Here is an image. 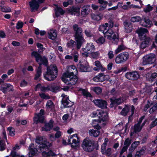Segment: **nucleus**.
Segmentation results:
<instances>
[{"instance_id":"nucleus-53","label":"nucleus","mask_w":157,"mask_h":157,"mask_svg":"<svg viewBox=\"0 0 157 157\" xmlns=\"http://www.w3.org/2000/svg\"><path fill=\"white\" fill-rule=\"evenodd\" d=\"M8 130L9 132V135L11 136H13L15 135V131L13 128L9 127L8 128Z\"/></svg>"},{"instance_id":"nucleus-39","label":"nucleus","mask_w":157,"mask_h":157,"mask_svg":"<svg viewBox=\"0 0 157 157\" xmlns=\"http://www.w3.org/2000/svg\"><path fill=\"white\" fill-rule=\"evenodd\" d=\"M139 141H135L131 145V146L129 149V151L130 152H132L134 151L135 149L140 144Z\"/></svg>"},{"instance_id":"nucleus-31","label":"nucleus","mask_w":157,"mask_h":157,"mask_svg":"<svg viewBox=\"0 0 157 157\" xmlns=\"http://www.w3.org/2000/svg\"><path fill=\"white\" fill-rule=\"evenodd\" d=\"M80 9L78 7H73L68 10V11L72 15L78 16L79 14Z\"/></svg>"},{"instance_id":"nucleus-26","label":"nucleus","mask_w":157,"mask_h":157,"mask_svg":"<svg viewBox=\"0 0 157 157\" xmlns=\"http://www.w3.org/2000/svg\"><path fill=\"white\" fill-rule=\"evenodd\" d=\"M125 31L127 33H130L133 29L132 24L129 22L125 21L124 23Z\"/></svg>"},{"instance_id":"nucleus-59","label":"nucleus","mask_w":157,"mask_h":157,"mask_svg":"<svg viewBox=\"0 0 157 157\" xmlns=\"http://www.w3.org/2000/svg\"><path fill=\"white\" fill-rule=\"evenodd\" d=\"M75 43V41L72 40H70L67 43V46L68 48L73 47V44Z\"/></svg>"},{"instance_id":"nucleus-52","label":"nucleus","mask_w":157,"mask_h":157,"mask_svg":"<svg viewBox=\"0 0 157 157\" xmlns=\"http://www.w3.org/2000/svg\"><path fill=\"white\" fill-rule=\"evenodd\" d=\"M132 141V139L128 138L125 140L124 145V146L128 147L131 144Z\"/></svg>"},{"instance_id":"nucleus-41","label":"nucleus","mask_w":157,"mask_h":157,"mask_svg":"<svg viewBox=\"0 0 157 157\" xmlns=\"http://www.w3.org/2000/svg\"><path fill=\"white\" fill-rule=\"evenodd\" d=\"M46 106V108L52 110L54 108L55 105L51 100H49L47 102Z\"/></svg>"},{"instance_id":"nucleus-43","label":"nucleus","mask_w":157,"mask_h":157,"mask_svg":"<svg viewBox=\"0 0 157 157\" xmlns=\"http://www.w3.org/2000/svg\"><path fill=\"white\" fill-rule=\"evenodd\" d=\"M77 90L78 91L81 92L82 93L84 96L87 97H91V95L86 90L82 89L81 88H78Z\"/></svg>"},{"instance_id":"nucleus-17","label":"nucleus","mask_w":157,"mask_h":157,"mask_svg":"<svg viewBox=\"0 0 157 157\" xmlns=\"http://www.w3.org/2000/svg\"><path fill=\"white\" fill-rule=\"evenodd\" d=\"M93 102L95 105L101 108H105L107 107V103L106 101L101 99H96L93 100Z\"/></svg>"},{"instance_id":"nucleus-50","label":"nucleus","mask_w":157,"mask_h":157,"mask_svg":"<svg viewBox=\"0 0 157 157\" xmlns=\"http://www.w3.org/2000/svg\"><path fill=\"white\" fill-rule=\"evenodd\" d=\"M39 95L41 98L47 100L50 99L51 98L50 96L49 95L44 93H40Z\"/></svg>"},{"instance_id":"nucleus-44","label":"nucleus","mask_w":157,"mask_h":157,"mask_svg":"<svg viewBox=\"0 0 157 157\" xmlns=\"http://www.w3.org/2000/svg\"><path fill=\"white\" fill-rule=\"evenodd\" d=\"M91 90L97 94H101L102 92L101 89L98 87H91L90 88Z\"/></svg>"},{"instance_id":"nucleus-46","label":"nucleus","mask_w":157,"mask_h":157,"mask_svg":"<svg viewBox=\"0 0 157 157\" xmlns=\"http://www.w3.org/2000/svg\"><path fill=\"white\" fill-rule=\"evenodd\" d=\"M142 18L141 17L138 16H134L132 17L131 18L130 20L131 21L133 22H138L140 21H141Z\"/></svg>"},{"instance_id":"nucleus-49","label":"nucleus","mask_w":157,"mask_h":157,"mask_svg":"<svg viewBox=\"0 0 157 157\" xmlns=\"http://www.w3.org/2000/svg\"><path fill=\"white\" fill-rule=\"evenodd\" d=\"M95 42L98 44H103L105 41V39L103 37H101L95 40Z\"/></svg>"},{"instance_id":"nucleus-23","label":"nucleus","mask_w":157,"mask_h":157,"mask_svg":"<svg viewBox=\"0 0 157 157\" xmlns=\"http://www.w3.org/2000/svg\"><path fill=\"white\" fill-rule=\"evenodd\" d=\"M96 48L92 43H88L86 44L85 48H82V50L83 52H88L89 53L90 52H94Z\"/></svg>"},{"instance_id":"nucleus-62","label":"nucleus","mask_w":157,"mask_h":157,"mask_svg":"<svg viewBox=\"0 0 157 157\" xmlns=\"http://www.w3.org/2000/svg\"><path fill=\"white\" fill-rule=\"evenodd\" d=\"M152 105V103H150L149 101H148L147 104H146L144 107V111H146L147 109L151 106Z\"/></svg>"},{"instance_id":"nucleus-36","label":"nucleus","mask_w":157,"mask_h":157,"mask_svg":"<svg viewBox=\"0 0 157 157\" xmlns=\"http://www.w3.org/2000/svg\"><path fill=\"white\" fill-rule=\"evenodd\" d=\"M98 2L100 4L99 8L100 11H102L106 8L108 3L107 2L103 0H98Z\"/></svg>"},{"instance_id":"nucleus-56","label":"nucleus","mask_w":157,"mask_h":157,"mask_svg":"<svg viewBox=\"0 0 157 157\" xmlns=\"http://www.w3.org/2000/svg\"><path fill=\"white\" fill-rule=\"evenodd\" d=\"M1 10L2 12H9L11 11L10 8L8 7L3 6L1 8Z\"/></svg>"},{"instance_id":"nucleus-30","label":"nucleus","mask_w":157,"mask_h":157,"mask_svg":"<svg viewBox=\"0 0 157 157\" xmlns=\"http://www.w3.org/2000/svg\"><path fill=\"white\" fill-rule=\"evenodd\" d=\"M13 90V86L10 84L6 83L1 86V90L5 93L7 90L10 91Z\"/></svg>"},{"instance_id":"nucleus-64","label":"nucleus","mask_w":157,"mask_h":157,"mask_svg":"<svg viewBox=\"0 0 157 157\" xmlns=\"http://www.w3.org/2000/svg\"><path fill=\"white\" fill-rule=\"evenodd\" d=\"M23 26V23L22 22L19 21L17 24L16 28L17 29L21 28Z\"/></svg>"},{"instance_id":"nucleus-3","label":"nucleus","mask_w":157,"mask_h":157,"mask_svg":"<svg viewBox=\"0 0 157 157\" xmlns=\"http://www.w3.org/2000/svg\"><path fill=\"white\" fill-rule=\"evenodd\" d=\"M136 32L139 38L143 40L140 44V48L144 49L148 47L151 43L152 40L150 38L146 37V34L148 32L147 30L145 28H140L137 30Z\"/></svg>"},{"instance_id":"nucleus-40","label":"nucleus","mask_w":157,"mask_h":157,"mask_svg":"<svg viewBox=\"0 0 157 157\" xmlns=\"http://www.w3.org/2000/svg\"><path fill=\"white\" fill-rule=\"evenodd\" d=\"M92 19L95 21H99L101 20L102 17V16L101 14H95L92 13L91 14Z\"/></svg>"},{"instance_id":"nucleus-25","label":"nucleus","mask_w":157,"mask_h":157,"mask_svg":"<svg viewBox=\"0 0 157 157\" xmlns=\"http://www.w3.org/2000/svg\"><path fill=\"white\" fill-rule=\"evenodd\" d=\"M94 65L96 67H94L93 70L95 71H99L101 70V71H104L105 70V68L102 65L100 62L98 60L95 62Z\"/></svg>"},{"instance_id":"nucleus-7","label":"nucleus","mask_w":157,"mask_h":157,"mask_svg":"<svg viewBox=\"0 0 157 157\" xmlns=\"http://www.w3.org/2000/svg\"><path fill=\"white\" fill-rule=\"evenodd\" d=\"M81 146L85 151L90 152L94 149V142L89 138H86L83 140Z\"/></svg>"},{"instance_id":"nucleus-21","label":"nucleus","mask_w":157,"mask_h":157,"mask_svg":"<svg viewBox=\"0 0 157 157\" xmlns=\"http://www.w3.org/2000/svg\"><path fill=\"white\" fill-rule=\"evenodd\" d=\"M140 23L142 26L147 27H150L152 25V21L147 17H143Z\"/></svg>"},{"instance_id":"nucleus-15","label":"nucleus","mask_w":157,"mask_h":157,"mask_svg":"<svg viewBox=\"0 0 157 157\" xmlns=\"http://www.w3.org/2000/svg\"><path fill=\"white\" fill-rule=\"evenodd\" d=\"M73 137H77V139H78V138L77 137V135L76 134L71 135L68 137V143L71 144V147H72L74 148L75 149H77L79 147V143L78 140H77L75 139H73L72 140V142L71 143V139H72Z\"/></svg>"},{"instance_id":"nucleus-28","label":"nucleus","mask_w":157,"mask_h":157,"mask_svg":"<svg viewBox=\"0 0 157 157\" xmlns=\"http://www.w3.org/2000/svg\"><path fill=\"white\" fill-rule=\"evenodd\" d=\"M78 68L81 72H87L88 71V69L89 67L88 63L86 62L85 63H79L78 65Z\"/></svg>"},{"instance_id":"nucleus-9","label":"nucleus","mask_w":157,"mask_h":157,"mask_svg":"<svg viewBox=\"0 0 157 157\" xmlns=\"http://www.w3.org/2000/svg\"><path fill=\"white\" fill-rule=\"evenodd\" d=\"M107 39L113 41H117L118 40V36L117 33H114L113 30L109 28L104 34Z\"/></svg>"},{"instance_id":"nucleus-29","label":"nucleus","mask_w":157,"mask_h":157,"mask_svg":"<svg viewBox=\"0 0 157 157\" xmlns=\"http://www.w3.org/2000/svg\"><path fill=\"white\" fill-rule=\"evenodd\" d=\"M82 9L81 14L83 17H85L89 13L90 11V6H85L83 7Z\"/></svg>"},{"instance_id":"nucleus-18","label":"nucleus","mask_w":157,"mask_h":157,"mask_svg":"<svg viewBox=\"0 0 157 157\" xmlns=\"http://www.w3.org/2000/svg\"><path fill=\"white\" fill-rule=\"evenodd\" d=\"M61 96L63 98L62 104L65 107H70L73 105V103L69 99L68 96L64 94H62Z\"/></svg>"},{"instance_id":"nucleus-33","label":"nucleus","mask_w":157,"mask_h":157,"mask_svg":"<svg viewBox=\"0 0 157 157\" xmlns=\"http://www.w3.org/2000/svg\"><path fill=\"white\" fill-rule=\"evenodd\" d=\"M100 111L102 112L100 113L99 114V118H100V121H107L108 119L107 113L106 112H104L102 110H100Z\"/></svg>"},{"instance_id":"nucleus-27","label":"nucleus","mask_w":157,"mask_h":157,"mask_svg":"<svg viewBox=\"0 0 157 157\" xmlns=\"http://www.w3.org/2000/svg\"><path fill=\"white\" fill-rule=\"evenodd\" d=\"M111 103L110 106L111 107L115 105H118L122 102L124 100L121 98L116 99L114 98H112L110 99Z\"/></svg>"},{"instance_id":"nucleus-32","label":"nucleus","mask_w":157,"mask_h":157,"mask_svg":"<svg viewBox=\"0 0 157 157\" xmlns=\"http://www.w3.org/2000/svg\"><path fill=\"white\" fill-rule=\"evenodd\" d=\"M48 35L49 38L52 40H55L57 36V34L56 30L51 29L48 32Z\"/></svg>"},{"instance_id":"nucleus-45","label":"nucleus","mask_w":157,"mask_h":157,"mask_svg":"<svg viewBox=\"0 0 157 157\" xmlns=\"http://www.w3.org/2000/svg\"><path fill=\"white\" fill-rule=\"evenodd\" d=\"M125 49V47L123 44L119 45L117 48L116 49L115 51V53L116 54H117L121 52L123 50H124Z\"/></svg>"},{"instance_id":"nucleus-4","label":"nucleus","mask_w":157,"mask_h":157,"mask_svg":"<svg viewBox=\"0 0 157 157\" xmlns=\"http://www.w3.org/2000/svg\"><path fill=\"white\" fill-rule=\"evenodd\" d=\"M32 55L33 56L35 57L36 61L39 63L40 65L36 69V73L35 77V79L37 80L39 79L41 74V68L40 65L43 64L47 66L48 61L45 57H42L37 52H33Z\"/></svg>"},{"instance_id":"nucleus-12","label":"nucleus","mask_w":157,"mask_h":157,"mask_svg":"<svg viewBox=\"0 0 157 157\" xmlns=\"http://www.w3.org/2000/svg\"><path fill=\"white\" fill-rule=\"evenodd\" d=\"M135 109V107L133 105H132L131 106L128 105H125L121 112V114L123 116H126L131 109V115L128 118L129 121L131 117H132L134 113Z\"/></svg>"},{"instance_id":"nucleus-14","label":"nucleus","mask_w":157,"mask_h":157,"mask_svg":"<svg viewBox=\"0 0 157 157\" xmlns=\"http://www.w3.org/2000/svg\"><path fill=\"white\" fill-rule=\"evenodd\" d=\"M144 116H143L139 119L138 122L136 124L134 128V130L135 133H137L139 132L142 129V127L145 124L147 121L146 120L144 121L141 125H140V124L142 120L144 118Z\"/></svg>"},{"instance_id":"nucleus-16","label":"nucleus","mask_w":157,"mask_h":157,"mask_svg":"<svg viewBox=\"0 0 157 157\" xmlns=\"http://www.w3.org/2000/svg\"><path fill=\"white\" fill-rule=\"evenodd\" d=\"M44 1V0H32L29 2L31 11L36 10L39 7V4L43 2Z\"/></svg>"},{"instance_id":"nucleus-57","label":"nucleus","mask_w":157,"mask_h":157,"mask_svg":"<svg viewBox=\"0 0 157 157\" xmlns=\"http://www.w3.org/2000/svg\"><path fill=\"white\" fill-rule=\"evenodd\" d=\"M79 55L78 52L76 51L74 52V53L72 55V56L74 58V60L75 62L78 61V57Z\"/></svg>"},{"instance_id":"nucleus-35","label":"nucleus","mask_w":157,"mask_h":157,"mask_svg":"<svg viewBox=\"0 0 157 157\" xmlns=\"http://www.w3.org/2000/svg\"><path fill=\"white\" fill-rule=\"evenodd\" d=\"M19 149V146L17 145H16L13 147V151H12L10 154V155L12 157H25L24 155H20L16 152V150H18Z\"/></svg>"},{"instance_id":"nucleus-47","label":"nucleus","mask_w":157,"mask_h":157,"mask_svg":"<svg viewBox=\"0 0 157 157\" xmlns=\"http://www.w3.org/2000/svg\"><path fill=\"white\" fill-rule=\"evenodd\" d=\"M100 110H97L93 112L90 115V116L92 117H99L100 113H101V112L100 111Z\"/></svg>"},{"instance_id":"nucleus-55","label":"nucleus","mask_w":157,"mask_h":157,"mask_svg":"<svg viewBox=\"0 0 157 157\" xmlns=\"http://www.w3.org/2000/svg\"><path fill=\"white\" fill-rule=\"evenodd\" d=\"M153 7L149 5H148L146 8L144 9V11L145 12L147 13L153 10Z\"/></svg>"},{"instance_id":"nucleus-42","label":"nucleus","mask_w":157,"mask_h":157,"mask_svg":"<svg viewBox=\"0 0 157 157\" xmlns=\"http://www.w3.org/2000/svg\"><path fill=\"white\" fill-rule=\"evenodd\" d=\"M35 89L36 90H40L41 91L43 92L48 91L47 86L46 87L44 86H42L40 84H38L36 86Z\"/></svg>"},{"instance_id":"nucleus-5","label":"nucleus","mask_w":157,"mask_h":157,"mask_svg":"<svg viewBox=\"0 0 157 157\" xmlns=\"http://www.w3.org/2000/svg\"><path fill=\"white\" fill-rule=\"evenodd\" d=\"M73 28L75 31V37L76 42V48L78 49H79L82 44L85 42L82 35V29L79 27L78 25L75 24L73 25Z\"/></svg>"},{"instance_id":"nucleus-63","label":"nucleus","mask_w":157,"mask_h":157,"mask_svg":"<svg viewBox=\"0 0 157 157\" xmlns=\"http://www.w3.org/2000/svg\"><path fill=\"white\" fill-rule=\"evenodd\" d=\"M109 58L110 59H112L114 56V54L112 51H110L108 53Z\"/></svg>"},{"instance_id":"nucleus-8","label":"nucleus","mask_w":157,"mask_h":157,"mask_svg":"<svg viewBox=\"0 0 157 157\" xmlns=\"http://www.w3.org/2000/svg\"><path fill=\"white\" fill-rule=\"evenodd\" d=\"M98 121L95 120H93L92 125L94 128L97 130H94L93 129L89 130V134L90 136L94 137H97L98 136L100 133L99 130L101 129V127L98 124Z\"/></svg>"},{"instance_id":"nucleus-13","label":"nucleus","mask_w":157,"mask_h":157,"mask_svg":"<svg viewBox=\"0 0 157 157\" xmlns=\"http://www.w3.org/2000/svg\"><path fill=\"white\" fill-rule=\"evenodd\" d=\"M108 141V139L105 138V139L104 143L101 145V151L102 154L109 156L111 154V149L110 148H108L107 149H105L107 143Z\"/></svg>"},{"instance_id":"nucleus-19","label":"nucleus","mask_w":157,"mask_h":157,"mask_svg":"<svg viewBox=\"0 0 157 157\" xmlns=\"http://www.w3.org/2000/svg\"><path fill=\"white\" fill-rule=\"evenodd\" d=\"M50 147H47L44 149L40 153H41L42 155L45 157H54L56 155V154L51 150L48 151Z\"/></svg>"},{"instance_id":"nucleus-61","label":"nucleus","mask_w":157,"mask_h":157,"mask_svg":"<svg viewBox=\"0 0 157 157\" xmlns=\"http://www.w3.org/2000/svg\"><path fill=\"white\" fill-rule=\"evenodd\" d=\"M85 33L86 35L88 37H91L93 36L92 34L89 30H85Z\"/></svg>"},{"instance_id":"nucleus-2","label":"nucleus","mask_w":157,"mask_h":157,"mask_svg":"<svg viewBox=\"0 0 157 157\" xmlns=\"http://www.w3.org/2000/svg\"><path fill=\"white\" fill-rule=\"evenodd\" d=\"M77 73V69L75 66H69L67 67V71L63 74L62 80L66 84L74 85L78 80L76 75Z\"/></svg>"},{"instance_id":"nucleus-51","label":"nucleus","mask_w":157,"mask_h":157,"mask_svg":"<svg viewBox=\"0 0 157 157\" xmlns=\"http://www.w3.org/2000/svg\"><path fill=\"white\" fill-rule=\"evenodd\" d=\"M5 142L0 138V150L3 151L5 149Z\"/></svg>"},{"instance_id":"nucleus-20","label":"nucleus","mask_w":157,"mask_h":157,"mask_svg":"<svg viewBox=\"0 0 157 157\" xmlns=\"http://www.w3.org/2000/svg\"><path fill=\"white\" fill-rule=\"evenodd\" d=\"M44 110L43 109H41L39 114L35 115L33 119L34 122L35 123H37L38 122H43L44 119Z\"/></svg>"},{"instance_id":"nucleus-38","label":"nucleus","mask_w":157,"mask_h":157,"mask_svg":"<svg viewBox=\"0 0 157 157\" xmlns=\"http://www.w3.org/2000/svg\"><path fill=\"white\" fill-rule=\"evenodd\" d=\"M56 6V8L55 9V11L56 17H58L59 15H62L64 13V12L62 8L58 7L57 6Z\"/></svg>"},{"instance_id":"nucleus-37","label":"nucleus","mask_w":157,"mask_h":157,"mask_svg":"<svg viewBox=\"0 0 157 157\" xmlns=\"http://www.w3.org/2000/svg\"><path fill=\"white\" fill-rule=\"evenodd\" d=\"M47 89L48 91L50 90L54 92H57L60 90L59 87L55 86L53 85H50L48 86Z\"/></svg>"},{"instance_id":"nucleus-6","label":"nucleus","mask_w":157,"mask_h":157,"mask_svg":"<svg viewBox=\"0 0 157 157\" xmlns=\"http://www.w3.org/2000/svg\"><path fill=\"white\" fill-rule=\"evenodd\" d=\"M58 71L56 66L52 64L47 67L46 73L44 74V78L46 80L51 81L56 77Z\"/></svg>"},{"instance_id":"nucleus-58","label":"nucleus","mask_w":157,"mask_h":157,"mask_svg":"<svg viewBox=\"0 0 157 157\" xmlns=\"http://www.w3.org/2000/svg\"><path fill=\"white\" fill-rule=\"evenodd\" d=\"M73 2V0H69L67 2H64L63 3V6L64 7H67L69 5L72 4Z\"/></svg>"},{"instance_id":"nucleus-34","label":"nucleus","mask_w":157,"mask_h":157,"mask_svg":"<svg viewBox=\"0 0 157 157\" xmlns=\"http://www.w3.org/2000/svg\"><path fill=\"white\" fill-rule=\"evenodd\" d=\"M53 121L51 120L48 123L46 124L45 126L42 128V130L46 131H50L53 127Z\"/></svg>"},{"instance_id":"nucleus-54","label":"nucleus","mask_w":157,"mask_h":157,"mask_svg":"<svg viewBox=\"0 0 157 157\" xmlns=\"http://www.w3.org/2000/svg\"><path fill=\"white\" fill-rule=\"evenodd\" d=\"M70 117L69 115L68 114H65L62 117V119L64 121V122L67 123L69 120Z\"/></svg>"},{"instance_id":"nucleus-60","label":"nucleus","mask_w":157,"mask_h":157,"mask_svg":"<svg viewBox=\"0 0 157 157\" xmlns=\"http://www.w3.org/2000/svg\"><path fill=\"white\" fill-rule=\"evenodd\" d=\"M157 125V118L153 121L150 125V128H151Z\"/></svg>"},{"instance_id":"nucleus-1","label":"nucleus","mask_w":157,"mask_h":157,"mask_svg":"<svg viewBox=\"0 0 157 157\" xmlns=\"http://www.w3.org/2000/svg\"><path fill=\"white\" fill-rule=\"evenodd\" d=\"M35 142L38 144L37 148L35 147L33 144H31L29 146L28 154L29 157L33 156L37 153H40L44 149L50 147L51 145V143L48 142L44 138L41 136H37Z\"/></svg>"},{"instance_id":"nucleus-11","label":"nucleus","mask_w":157,"mask_h":157,"mask_svg":"<svg viewBox=\"0 0 157 157\" xmlns=\"http://www.w3.org/2000/svg\"><path fill=\"white\" fill-rule=\"evenodd\" d=\"M155 55L153 53H150L144 56L143 59L142 64L146 65L152 63L155 61Z\"/></svg>"},{"instance_id":"nucleus-24","label":"nucleus","mask_w":157,"mask_h":157,"mask_svg":"<svg viewBox=\"0 0 157 157\" xmlns=\"http://www.w3.org/2000/svg\"><path fill=\"white\" fill-rule=\"evenodd\" d=\"M126 78L130 80H135L137 79L139 77V75L136 71L133 72H128L126 75Z\"/></svg>"},{"instance_id":"nucleus-48","label":"nucleus","mask_w":157,"mask_h":157,"mask_svg":"<svg viewBox=\"0 0 157 157\" xmlns=\"http://www.w3.org/2000/svg\"><path fill=\"white\" fill-rule=\"evenodd\" d=\"M90 54L91 57L94 59L98 58L100 55V53L98 51L96 52H93L89 53Z\"/></svg>"},{"instance_id":"nucleus-10","label":"nucleus","mask_w":157,"mask_h":157,"mask_svg":"<svg viewBox=\"0 0 157 157\" xmlns=\"http://www.w3.org/2000/svg\"><path fill=\"white\" fill-rule=\"evenodd\" d=\"M129 57L128 52H124L118 54L115 58V62L117 64H120L126 61Z\"/></svg>"},{"instance_id":"nucleus-22","label":"nucleus","mask_w":157,"mask_h":157,"mask_svg":"<svg viewBox=\"0 0 157 157\" xmlns=\"http://www.w3.org/2000/svg\"><path fill=\"white\" fill-rule=\"evenodd\" d=\"M113 24L112 22H111L109 24L107 23H105L104 25H100L99 28V30L104 34L106 31L109 28L111 29L113 26Z\"/></svg>"}]
</instances>
